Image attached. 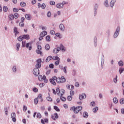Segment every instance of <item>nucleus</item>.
Wrapping results in <instances>:
<instances>
[{
    "label": "nucleus",
    "mask_w": 124,
    "mask_h": 124,
    "mask_svg": "<svg viewBox=\"0 0 124 124\" xmlns=\"http://www.w3.org/2000/svg\"><path fill=\"white\" fill-rule=\"evenodd\" d=\"M83 109V107L82 106H78V107H73L71 108L70 110H72V111H74V113H75V114H78L79 113V111H81Z\"/></svg>",
    "instance_id": "1"
},
{
    "label": "nucleus",
    "mask_w": 124,
    "mask_h": 124,
    "mask_svg": "<svg viewBox=\"0 0 124 124\" xmlns=\"http://www.w3.org/2000/svg\"><path fill=\"white\" fill-rule=\"evenodd\" d=\"M56 93L59 96H62L63 94H64L65 91H64L63 89L60 90L59 88H56Z\"/></svg>",
    "instance_id": "2"
},
{
    "label": "nucleus",
    "mask_w": 124,
    "mask_h": 124,
    "mask_svg": "<svg viewBox=\"0 0 124 124\" xmlns=\"http://www.w3.org/2000/svg\"><path fill=\"white\" fill-rule=\"evenodd\" d=\"M66 81V80L63 76L61 78H57V83H58V84H62V83L65 82Z\"/></svg>",
    "instance_id": "3"
},
{
    "label": "nucleus",
    "mask_w": 124,
    "mask_h": 124,
    "mask_svg": "<svg viewBox=\"0 0 124 124\" xmlns=\"http://www.w3.org/2000/svg\"><path fill=\"white\" fill-rule=\"evenodd\" d=\"M120 27L118 26L117 27L116 31L114 33V35H113L114 38H117V37L119 36V34H120Z\"/></svg>",
    "instance_id": "4"
},
{
    "label": "nucleus",
    "mask_w": 124,
    "mask_h": 124,
    "mask_svg": "<svg viewBox=\"0 0 124 124\" xmlns=\"http://www.w3.org/2000/svg\"><path fill=\"white\" fill-rule=\"evenodd\" d=\"M37 49L36 50V53L37 54H40V56H42V51H41V50H42V47H41V46L38 45L37 46Z\"/></svg>",
    "instance_id": "5"
},
{
    "label": "nucleus",
    "mask_w": 124,
    "mask_h": 124,
    "mask_svg": "<svg viewBox=\"0 0 124 124\" xmlns=\"http://www.w3.org/2000/svg\"><path fill=\"white\" fill-rule=\"evenodd\" d=\"M57 82V77H53L49 79V82H50L51 84L53 85L54 86H56V81Z\"/></svg>",
    "instance_id": "6"
},
{
    "label": "nucleus",
    "mask_w": 124,
    "mask_h": 124,
    "mask_svg": "<svg viewBox=\"0 0 124 124\" xmlns=\"http://www.w3.org/2000/svg\"><path fill=\"white\" fill-rule=\"evenodd\" d=\"M42 61H41V59H38L37 60V64L35 65V68L39 69V68H40L41 67V62Z\"/></svg>",
    "instance_id": "7"
},
{
    "label": "nucleus",
    "mask_w": 124,
    "mask_h": 124,
    "mask_svg": "<svg viewBox=\"0 0 124 124\" xmlns=\"http://www.w3.org/2000/svg\"><path fill=\"white\" fill-rule=\"evenodd\" d=\"M64 4H66L65 1H63L61 3H58L56 5V7L59 9H62V8H63V5H64Z\"/></svg>",
    "instance_id": "8"
},
{
    "label": "nucleus",
    "mask_w": 124,
    "mask_h": 124,
    "mask_svg": "<svg viewBox=\"0 0 124 124\" xmlns=\"http://www.w3.org/2000/svg\"><path fill=\"white\" fill-rule=\"evenodd\" d=\"M33 74L35 76H38V75H39V69L38 68H34L33 70Z\"/></svg>",
    "instance_id": "9"
},
{
    "label": "nucleus",
    "mask_w": 124,
    "mask_h": 124,
    "mask_svg": "<svg viewBox=\"0 0 124 124\" xmlns=\"http://www.w3.org/2000/svg\"><path fill=\"white\" fill-rule=\"evenodd\" d=\"M11 117L12 119L13 122L15 123L16 122V113L13 112L11 114Z\"/></svg>",
    "instance_id": "10"
},
{
    "label": "nucleus",
    "mask_w": 124,
    "mask_h": 124,
    "mask_svg": "<svg viewBox=\"0 0 124 124\" xmlns=\"http://www.w3.org/2000/svg\"><path fill=\"white\" fill-rule=\"evenodd\" d=\"M97 8H98V4H95L94 6V16H96L97 13Z\"/></svg>",
    "instance_id": "11"
},
{
    "label": "nucleus",
    "mask_w": 124,
    "mask_h": 124,
    "mask_svg": "<svg viewBox=\"0 0 124 124\" xmlns=\"http://www.w3.org/2000/svg\"><path fill=\"white\" fill-rule=\"evenodd\" d=\"M59 118V115L57 113H55L54 114L51 115V119L52 120H57V119Z\"/></svg>",
    "instance_id": "12"
},
{
    "label": "nucleus",
    "mask_w": 124,
    "mask_h": 124,
    "mask_svg": "<svg viewBox=\"0 0 124 124\" xmlns=\"http://www.w3.org/2000/svg\"><path fill=\"white\" fill-rule=\"evenodd\" d=\"M25 47H26V48H28L29 50L31 51V50L32 49V46H31V43H27L25 46Z\"/></svg>",
    "instance_id": "13"
},
{
    "label": "nucleus",
    "mask_w": 124,
    "mask_h": 124,
    "mask_svg": "<svg viewBox=\"0 0 124 124\" xmlns=\"http://www.w3.org/2000/svg\"><path fill=\"white\" fill-rule=\"evenodd\" d=\"M87 97V95L85 93H82V94H80L79 95V98L80 100H83V99H85Z\"/></svg>",
    "instance_id": "14"
},
{
    "label": "nucleus",
    "mask_w": 124,
    "mask_h": 124,
    "mask_svg": "<svg viewBox=\"0 0 124 124\" xmlns=\"http://www.w3.org/2000/svg\"><path fill=\"white\" fill-rule=\"evenodd\" d=\"M59 29L60 30V31H64V25H63V24L61 23L59 25Z\"/></svg>",
    "instance_id": "15"
},
{
    "label": "nucleus",
    "mask_w": 124,
    "mask_h": 124,
    "mask_svg": "<svg viewBox=\"0 0 124 124\" xmlns=\"http://www.w3.org/2000/svg\"><path fill=\"white\" fill-rule=\"evenodd\" d=\"M59 51H61V48H60V47H57L53 50V53L54 54H58V52Z\"/></svg>",
    "instance_id": "16"
},
{
    "label": "nucleus",
    "mask_w": 124,
    "mask_h": 124,
    "mask_svg": "<svg viewBox=\"0 0 124 124\" xmlns=\"http://www.w3.org/2000/svg\"><path fill=\"white\" fill-rule=\"evenodd\" d=\"M23 39H26V40H29L30 39V35L29 34H24L22 35Z\"/></svg>",
    "instance_id": "17"
},
{
    "label": "nucleus",
    "mask_w": 124,
    "mask_h": 124,
    "mask_svg": "<svg viewBox=\"0 0 124 124\" xmlns=\"http://www.w3.org/2000/svg\"><path fill=\"white\" fill-rule=\"evenodd\" d=\"M25 17L27 20H31V15L30 14L25 15Z\"/></svg>",
    "instance_id": "18"
},
{
    "label": "nucleus",
    "mask_w": 124,
    "mask_h": 124,
    "mask_svg": "<svg viewBox=\"0 0 124 124\" xmlns=\"http://www.w3.org/2000/svg\"><path fill=\"white\" fill-rule=\"evenodd\" d=\"M116 1H117V0H111L110 3V5L111 7H114V5H115Z\"/></svg>",
    "instance_id": "19"
},
{
    "label": "nucleus",
    "mask_w": 124,
    "mask_h": 124,
    "mask_svg": "<svg viewBox=\"0 0 124 124\" xmlns=\"http://www.w3.org/2000/svg\"><path fill=\"white\" fill-rule=\"evenodd\" d=\"M41 123L43 124H45V123H46V124H48V123L49 122V120L47 118L46 119H41Z\"/></svg>",
    "instance_id": "20"
},
{
    "label": "nucleus",
    "mask_w": 124,
    "mask_h": 124,
    "mask_svg": "<svg viewBox=\"0 0 124 124\" xmlns=\"http://www.w3.org/2000/svg\"><path fill=\"white\" fill-rule=\"evenodd\" d=\"M59 48H60V51L61 50L62 52H65V47H64V46H63V45H60V46L59 47Z\"/></svg>",
    "instance_id": "21"
},
{
    "label": "nucleus",
    "mask_w": 124,
    "mask_h": 124,
    "mask_svg": "<svg viewBox=\"0 0 124 124\" xmlns=\"http://www.w3.org/2000/svg\"><path fill=\"white\" fill-rule=\"evenodd\" d=\"M40 36H43V37H44L45 35H47V31H43L40 34Z\"/></svg>",
    "instance_id": "22"
},
{
    "label": "nucleus",
    "mask_w": 124,
    "mask_h": 124,
    "mask_svg": "<svg viewBox=\"0 0 124 124\" xmlns=\"http://www.w3.org/2000/svg\"><path fill=\"white\" fill-rule=\"evenodd\" d=\"M37 98L38 99V100L39 99L41 102H42L43 101V99H42V94H39Z\"/></svg>",
    "instance_id": "23"
},
{
    "label": "nucleus",
    "mask_w": 124,
    "mask_h": 124,
    "mask_svg": "<svg viewBox=\"0 0 124 124\" xmlns=\"http://www.w3.org/2000/svg\"><path fill=\"white\" fill-rule=\"evenodd\" d=\"M14 32L15 33V37H16V36H17V34H18V33H19V31H18L17 30V27L14 28Z\"/></svg>",
    "instance_id": "24"
},
{
    "label": "nucleus",
    "mask_w": 124,
    "mask_h": 124,
    "mask_svg": "<svg viewBox=\"0 0 124 124\" xmlns=\"http://www.w3.org/2000/svg\"><path fill=\"white\" fill-rule=\"evenodd\" d=\"M83 118H85L86 119H87V118L89 117V114H88V112H87L86 111H84L83 113Z\"/></svg>",
    "instance_id": "25"
},
{
    "label": "nucleus",
    "mask_w": 124,
    "mask_h": 124,
    "mask_svg": "<svg viewBox=\"0 0 124 124\" xmlns=\"http://www.w3.org/2000/svg\"><path fill=\"white\" fill-rule=\"evenodd\" d=\"M52 60L54 61H61V59L58 56H53L52 57Z\"/></svg>",
    "instance_id": "26"
},
{
    "label": "nucleus",
    "mask_w": 124,
    "mask_h": 124,
    "mask_svg": "<svg viewBox=\"0 0 124 124\" xmlns=\"http://www.w3.org/2000/svg\"><path fill=\"white\" fill-rule=\"evenodd\" d=\"M20 47H21V45H20V43H18L16 44V51H19Z\"/></svg>",
    "instance_id": "27"
},
{
    "label": "nucleus",
    "mask_w": 124,
    "mask_h": 124,
    "mask_svg": "<svg viewBox=\"0 0 124 124\" xmlns=\"http://www.w3.org/2000/svg\"><path fill=\"white\" fill-rule=\"evenodd\" d=\"M52 59H53V57H52V56H48L46 60V62H50V61H51L52 60Z\"/></svg>",
    "instance_id": "28"
},
{
    "label": "nucleus",
    "mask_w": 124,
    "mask_h": 124,
    "mask_svg": "<svg viewBox=\"0 0 124 124\" xmlns=\"http://www.w3.org/2000/svg\"><path fill=\"white\" fill-rule=\"evenodd\" d=\"M26 5H27V3L26 2L24 1H22L20 2V6H21V7H25Z\"/></svg>",
    "instance_id": "29"
},
{
    "label": "nucleus",
    "mask_w": 124,
    "mask_h": 124,
    "mask_svg": "<svg viewBox=\"0 0 124 124\" xmlns=\"http://www.w3.org/2000/svg\"><path fill=\"white\" fill-rule=\"evenodd\" d=\"M55 35L57 36V37H59L60 39L62 38V35L60 33H56Z\"/></svg>",
    "instance_id": "30"
},
{
    "label": "nucleus",
    "mask_w": 124,
    "mask_h": 124,
    "mask_svg": "<svg viewBox=\"0 0 124 124\" xmlns=\"http://www.w3.org/2000/svg\"><path fill=\"white\" fill-rule=\"evenodd\" d=\"M27 44V41H23L22 42V47L23 48H25V47H26V45Z\"/></svg>",
    "instance_id": "31"
},
{
    "label": "nucleus",
    "mask_w": 124,
    "mask_h": 124,
    "mask_svg": "<svg viewBox=\"0 0 124 124\" xmlns=\"http://www.w3.org/2000/svg\"><path fill=\"white\" fill-rule=\"evenodd\" d=\"M118 65L119 66H124V62H123L122 60H120L118 62Z\"/></svg>",
    "instance_id": "32"
},
{
    "label": "nucleus",
    "mask_w": 124,
    "mask_h": 124,
    "mask_svg": "<svg viewBox=\"0 0 124 124\" xmlns=\"http://www.w3.org/2000/svg\"><path fill=\"white\" fill-rule=\"evenodd\" d=\"M36 118L38 119H41L42 118V115H41V114L39 112L37 113L36 115Z\"/></svg>",
    "instance_id": "33"
},
{
    "label": "nucleus",
    "mask_w": 124,
    "mask_h": 124,
    "mask_svg": "<svg viewBox=\"0 0 124 124\" xmlns=\"http://www.w3.org/2000/svg\"><path fill=\"white\" fill-rule=\"evenodd\" d=\"M98 110V107H95L93 109V113H96L97 112V110Z\"/></svg>",
    "instance_id": "34"
},
{
    "label": "nucleus",
    "mask_w": 124,
    "mask_h": 124,
    "mask_svg": "<svg viewBox=\"0 0 124 124\" xmlns=\"http://www.w3.org/2000/svg\"><path fill=\"white\" fill-rule=\"evenodd\" d=\"M62 69L63 72L65 73V74H66V73H67V71H66L67 69V67L65 66V67H63Z\"/></svg>",
    "instance_id": "35"
},
{
    "label": "nucleus",
    "mask_w": 124,
    "mask_h": 124,
    "mask_svg": "<svg viewBox=\"0 0 124 124\" xmlns=\"http://www.w3.org/2000/svg\"><path fill=\"white\" fill-rule=\"evenodd\" d=\"M12 70L14 73H16V72H17V68L16 67V66H14L13 67Z\"/></svg>",
    "instance_id": "36"
},
{
    "label": "nucleus",
    "mask_w": 124,
    "mask_h": 124,
    "mask_svg": "<svg viewBox=\"0 0 124 124\" xmlns=\"http://www.w3.org/2000/svg\"><path fill=\"white\" fill-rule=\"evenodd\" d=\"M104 64V55H102V61H101V65Z\"/></svg>",
    "instance_id": "37"
},
{
    "label": "nucleus",
    "mask_w": 124,
    "mask_h": 124,
    "mask_svg": "<svg viewBox=\"0 0 124 124\" xmlns=\"http://www.w3.org/2000/svg\"><path fill=\"white\" fill-rule=\"evenodd\" d=\"M23 39H24L23 35H21L18 38H17V40L20 42L22 41Z\"/></svg>",
    "instance_id": "38"
},
{
    "label": "nucleus",
    "mask_w": 124,
    "mask_h": 124,
    "mask_svg": "<svg viewBox=\"0 0 124 124\" xmlns=\"http://www.w3.org/2000/svg\"><path fill=\"white\" fill-rule=\"evenodd\" d=\"M90 106L91 107H94L95 106V102L94 101L91 102L90 103Z\"/></svg>",
    "instance_id": "39"
},
{
    "label": "nucleus",
    "mask_w": 124,
    "mask_h": 124,
    "mask_svg": "<svg viewBox=\"0 0 124 124\" xmlns=\"http://www.w3.org/2000/svg\"><path fill=\"white\" fill-rule=\"evenodd\" d=\"M9 19L11 21H12V20H13V19H14V16H13V15H10L9 16Z\"/></svg>",
    "instance_id": "40"
},
{
    "label": "nucleus",
    "mask_w": 124,
    "mask_h": 124,
    "mask_svg": "<svg viewBox=\"0 0 124 124\" xmlns=\"http://www.w3.org/2000/svg\"><path fill=\"white\" fill-rule=\"evenodd\" d=\"M46 41H51V37H50V35H47L46 36Z\"/></svg>",
    "instance_id": "41"
},
{
    "label": "nucleus",
    "mask_w": 124,
    "mask_h": 124,
    "mask_svg": "<svg viewBox=\"0 0 124 124\" xmlns=\"http://www.w3.org/2000/svg\"><path fill=\"white\" fill-rule=\"evenodd\" d=\"M54 110H56L57 112H60V108H59V107H57L56 106H54Z\"/></svg>",
    "instance_id": "42"
},
{
    "label": "nucleus",
    "mask_w": 124,
    "mask_h": 124,
    "mask_svg": "<svg viewBox=\"0 0 124 124\" xmlns=\"http://www.w3.org/2000/svg\"><path fill=\"white\" fill-rule=\"evenodd\" d=\"M124 72V68H119V73L120 74H122Z\"/></svg>",
    "instance_id": "43"
},
{
    "label": "nucleus",
    "mask_w": 124,
    "mask_h": 124,
    "mask_svg": "<svg viewBox=\"0 0 124 124\" xmlns=\"http://www.w3.org/2000/svg\"><path fill=\"white\" fill-rule=\"evenodd\" d=\"M3 10L4 12H7V11L8 10V7H7V6H4L3 7Z\"/></svg>",
    "instance_id": "44"
},
{
    "label": "nucleus",
    "mask_w": 124,
    "mask_h": 124,
    "mask_svg": "<svg viewBox=\"0 0 124 124\" xmlns=\"http://www.w3.org/2000/svg\"><path fill=\"white\" fill-rule=\"evenodd\" d=\"M46 100H47V101H49V102H51L52 101H53V100L52 99V98L50 96H48L46 97Z\"/></svg>",
    "instance_id": "45"
},
{
    "label": "nucleus",
    "mask_w": 124,
    "mask_h": 124,
    "mask_svg": "<svg viewBox=\"0 0 124 124\" xmlns=\"http://www.w3.org/2000/svg\"><path fill=\"white\" fill-rule=\"evenodd\" d=\"M108 0H106L105 1V2L104 3V5L105 6H106V7H108V6H109V5L108 4Z\"/></svg>",
    "instance_id": "46"
},
{
    "label": "nucleus",
    "mask_w": 124,
    "mask_h": 124,
    "mask_svg": "<svg viewBox=\"0 0 124 124\" xmlns=\"http://www.w3.org/2000/svg\"><path fill=\"white\" fill-rule=\"evenodd\" d=\"M45 49L46 50H49L50 49V45H49V44H46L45 46Z\"/></svg>",
    "instance_id": "47"
},
{
    "label": "nucleus",
    "mask_w": 124,
    "mask_h": 124,
    "mask_svg": "<svg viewBox=\"0 0 124 124\" xmlns=\"http://www.w3.org/2000/svg\"><path fill=\"white\" fill-rule=\"evenodd\" d=\"M96 41H97L96 37H94V45L95 47H96V46L97 45L96 44Z\"/></svg>",
    "instance_id": "48"
},
{
    "label": "nucleus",
    "mask_w": 124,
    "mask_h": 124,
    "mask_svg": "<svg viewBox=\"0 0 124 124\" xmlns=\"http://www.w3.org/2000/svg\"><path fill=\"white\" fill-rule=\"evenodd\" d=\"M43 80H44V81L45 83H48V79H46V76H43Z\"/></svg>",
    "instance_id": "49"
},
{
    "label": "nucleus",
    "mask_w": 124,
    "mask_h": 124,
    "mask_svg": "<svg viewBox=\"0 0 124 124\" xmlns=\"http://www.w3.org/2000/svg\"><path fill=\"white\" fill-rule=\"evenodd\" d=\"M34 104L37 105L38 103V99L36 98L34 99Z\"/></svg>",
    "instance_id": "50"
},
{
    "label": "nucleus",
    "mask_w": 124,
    "mask_h": 124,
    "mask_svg": "<svg viewBox=\"0 0 124 124\" xmlns=\"http://www.w3.org/2000/svg\"><path fill=\"white\" fill-rule=\"evenodd\" d=\"M113 82L115 84L117 83V82H118V76H116V78L113 79Z\"/></svg>",
    "instance_id": "51"
},
{
    "label": "nucleus",
    "mask_w": 124,
    "mask_h": 124,
    "mask_svg": "<svg viewBox=\"0 0 124 124\" xmlns=\"http://www.w3.org/2000/svg\"><path fill=\"white\" fill-rule=\"evenodd\" d=\"M60 62H61V61H56L54 63L55 65H56V66H58V65H59V64H60Z\"/></svg>",
    "instance_id": "52"
},
{
    "label": "nucleus",
    "mask_w": 124,
    "mask_h": 124,
    "mask_svg": "<svg viewBox=\"0 0 124 124\" xmlns=\"http://www.w3.org/2000/svg\"><path fill=\"white\" fill-rule=\"evenodd\" d=\"M18 17H19V15H18V14L16 13L14 14V18H15V19H17L18 18Z\"/></svg>",
    "instance_id": "53"
},
{
    "label": "nucleus",
    "mask_w": 124,
    "mask_h": 124,
    "mask_svg": "<svg viewBox=\"0 0 124 124\" xmlns=\"http://www.w3.org/2000/svg\"><path fill=\"white\" fill-rule=\"evenodd\" d=\"M67 100L69 101H71L72 100V96H68L67 98Z\"/></svg>",
    "instance_id": "54"
},
{
    "label": "nucleus",
    "mask_w": 124,
    "mask_h": 124,
    "mask_svg": "<svg viewBox=\"0 0 124 124\" xmlns=\"http://www.w3.org/2000/svg\"><path fill=\"white\" fill-rule=\"evenodd\" d=\"M38 80H39V81H42V80H43V77H42V75L39 76Z\"/></svg>",
    "instance_id": "55"
},
{
    "label": "nucleus",
    "mask_w": 124,
    "mask_h": 124,
    "mask_svg": "<svg viewBox=\"0 0 124 124\" xmlns=\"http://www.w3.org/2000/svg\"><path fill=\"white\" fill-rule=\"evenodd\" d=\"M60 99L62 101H65V100H66V99L65 98H64V97H62V96H60Z\"/></svg>",
    "instance_id": "56"
},
{
    "label": "nucleus",
    "mask_w": 124,
    "mask_h": 124,
    "mask_svg": "<svg viewBox=\"0 0 124 124\" xmlns=\"http://www.w3.org/2000/svg\"><path fill=\"white\" fill-rule=\"evenodd\" d=\"M113 101L114 103H117L118 102V99L116 97L113 99Z\"/></svg>",
    "instance_id": "57"
},
{
    "label": "nucleus",
    "mask_w": 124,
    "mask_h": 124,
    "mask_svg": "<svg viewBox=\"0 0 124 124\" xmlns=\"http://www.w3.org/2000/svg\"><path fill=\"white\" fill-rule=\"evenodd\" d=\"M50 34H51V35H54V34H55L56 32H55L54 30H51L50 31Z\"/></svg>",
    "instance_id": "58"
},
{
    "label": "nucleus",
    "mask_w": 124,
    "mask_h": 124,
    "mask_svg": "<svg viewBox=\"0 0 124 124\" xmlns=\"http://www.w3.org/2000/svg\"><path fill=\"white\" fill-rule=\"evenodd\" d=\"M51 12L48 11L47 13V16L48 18H50L51 17Z\"/></svg>",
    "instance_id": "59"
},
{
    "label": "nucleus",
    "mask_w": 124,
    "mask_h": 124,
    "mask_svg": "<svg viewBox=\"0 0 124 124\" xmlns=\"http://www.w3.org/2000/svg\"><path fill=\"white\" fill-rule=\"evenodd\" d=\"M120 102L121 104H124V98L121 99Z\"/></svg>",
    "instance_id": "60"
},
{
    "label": "nucleus",
    "mask_w": 124,
    "mask_h": 124,
    "mask_svg": "<svg viewBox=\"0 0 124 124\" xmlns=\"http://www.w3.org/2000/svg\"><path fill=\"white\" fill-rule=\"evenodd\" d=\"M49 3H50V5H55L56 3L54 1H50L49 2Z\"/></svg>",
    "instance_id": "61"
},
{
    "label": "nucleus",
    "mask_w": 124,
    "mask_h": 124,
    "mask_svg": "<svg viewBox=\"0 0 124 124\" xmlns=\"http://www.w3.org/2000/svg\"><path fill=\"white\" fill-rule=\"evenodd\" d=\"M33 92L34 93H37V92H38V89L36 88H33Z\"/></svg>",
    "instance_id": "62"
},
{
    "label": "nucleus",
    "mask_w": 124,
    "mask_h": 124,
    "mask_svg": "<svg viewBox=\"0 0 124 124\" xmlns=\"http://www.w3.org/2000/svg\"><path fill=\"white\" fill-rule=\"evenodd\" d=\"M28 109V108L26 107V106H23V111L24 112H26L27 111V109Z\"/></svg>",
    "instance_id": "63"
},
{
    "label": "nucleus",
    "mask_w": 124,
    "mask_h": 124,
    "mask_svg": "<svg viewBox=\"0 0 124 124\" xmlns=\"http://www.w3.org/2000/svg\"><path fill=\"white\" fill-rule=\"evenodd\" d=\"M19 26H20V27H24V22H20L19 23Z\"/></svg>",
    "instance_id": "64"
}]
</instances>
